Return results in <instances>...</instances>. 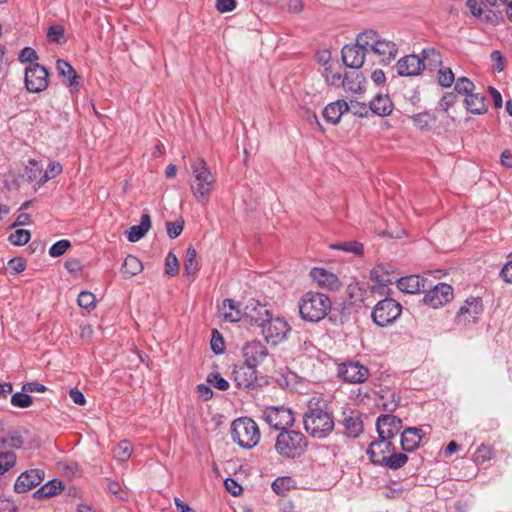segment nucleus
Returning <instances> with one entry per match:
<instances>
[{"mask_svg": "<svg viewBox=\"0 0 512 512\" xmlns=\"http://www.w3.org/2000/svg\"><path fill=\"white\" fill-rule=\"evenodd\" d=\"M303 424L306 432L316 439H324L334 429L335 423L328 405L316 398L308 402V407L303 415Z\"/></svg>", "mask_w": 512, "mask_h": 512, "instance_id": "nucleus-1", "label": "nucleus"}, {"mask_svg": "<svg viewBox=\"0 0 512 512\" xmlns=\"http://www.w3.org/2000/svg\"><path fill=\"white\" fill-rule=\"evenodd\" d=\"M192 177L189 181L191 193L196 202L206 206L211 198L216 179L203 158H198L190 165Z\"/></svg>", "mask_w": 512, "mask_h": 512, "instance_id": "nucleus-2", "label": "nucleus"}, {"mask_svg": "<svg viewBox=\"0 0 512 512\" xmlns=\"http://www.w3.org/2000/svg\"><path fill=\"white\" fill-rule=\"evenodd\" d=\"M300 317L307 322L323 320L332 309L330 297L321 292L308 291L298 302Z\"/></svg>", "mask_w": 512, "mask_h": 512, "instance_id": "nucleus-3", "label": "nucleus"}, {"mask_svg": "<svg viewBox=\"0 0 512 512\" xmlns=\"http://www.w3.org/2000/svg\"><path fill=\"white\" fill-rule=\"evenodd\" d=\"M308 441L303 433L295 430L281 431L275 442V450L277 453L288 459H293L303 455L307 449Z\"/></svg>", "mask_w": 512, "mask_h": 512, "instance_id": "nucleus-4", "label": "nucleus"}, {"mask_svg": "<svg viewBox=\"0 0 512 512\" xmlns=\"http://www.w3.org/2000/svg\"><path fill=\"white\" fill-rule=\"evenodd\" d=\"M231 437L239 446L251 449L260 440L258 425L251 418H238L232 422Z\"/></svg>", "mask_w": 512, "mask_h": 512, "instance_id": "nucleus-5", "label": "nucleus"}, {"mask_svg": "<svg viewBox=\"0 0 512 512\" xmlns=\"http://www.w3.org/2000/svg\"><path fill=\"white\" fill-rule=\"evenodd\" d=\"M402 306L391 298L379 301L373 308L371 317L379 327H387L401 315Z\"/></svg>", "mask_w": 512, "mask_h": 512, "instance_id": "nucleus-6", "label": "nucleus"}, {"mask_svg": "<svg viewBox=\"0 0 512 512\" xmlns=\"http://www.w3.org/2000/svg\"><path fill=\"white\" fill-rule=\"evenodd\" d=\"M261 333L268 343L277 345L286 340L291 327L288 322L281 317H272V314L268 317L261 326Z\"/></svg>", "mask_w": 512, "mask_h": 512, "instance_id": "nucleus-7", "label": "nucleus"}, {"mask_svg": "<svg viewBox=\"0 0 512 512\" xmlns=\"http://www.w3.org/2000/svg\"><path fill=\"white\" fill-rule=\"evenodd\" d=\"M263 419L272 428L276 430H286L292 426L295 419L290 408L284 406H271L263 411Z\"/></svg>", "mask_w": 512, "mask_h": 512, "instance_id": "nucleus-8", "label": "nucleus"}, {"mask_svg": "<svg viewBox=\"0 0 512 512\" xmlns=\"http://www.w3.org/2000/svg\"><path fill=\"white\" fill-rule=\"evenodd\" d=\"M48 70L40 64H32L25 69V87L31 93H40L48 86Z\"/></svg>", "mask_w": 512, "mask_h": 512, "instance_id": "nucleus-9", "label": "nucleus"}, {"mask_svg": "<svg viewBox=\"0 0 512 512\" xmlns=\"http://www.w3.org/2000/svg\"><path fill=\"white\" fill-rule=\"evenodd\" d=\"M482 312V299L480 297H469L457 312L455 322L457 325L462 326L476 323Z\"/></svg>", "mask_w": 512, "mask_h": 512, "instance_id": "nucleus-10", "label": "nucleus"}, {"mask_svg": "<svg viewBox=\"0 0 512 512\" xmlns=\"http://www.w3.org/2000/svg\"><path fill=\"white\" fill-rule=\"evenodd\" d=\"M453 298V288L446 283H438L426 291L423 302L431 308L437 309Z\"/></svg>", "mask_w": 512, "mask_h": 512, "instance_id": "nucleus-11", "label": "nucleus"}, {"mask_svg": "<svg viewBox=\"0 0 512 512\" xmlns=\"http://www.w3.org/2000/svg\"><path fill=\"white\" fill-rule=\"evenodd\" d=\"M402 420L392 414H382L377 417L376 430L381 439L392 440L402 429Z\"/></svg>", "mask_w": 512, "mask_h": 512, "instance_id": "nucleus-12", "label": "nucleus"}, {"mask_svg": "<svg viewBox=\"0 0 512 512\" xmlns=\"http://www.w3.org/2000/svg\"><path fill=\"white\" fill-rule=\"evenodd\" d=\"M338 373L344 381L357 384L368 379L369 369L359 362L349 361L339 367Z\"/></svg>", "mask_w": 512, "mask_h": 512, "instance_id": "nucleus-13", "label": "nucleus"}, {"mask_svg": "<svg viewBox=\"0 0 512 512\" xmlns=\"http://www.w3.org/2000/svg\"><path fill=\"white\" fill-rule=\"evenodd\" d=\"M271 315L266 304L256 299H249L243 307V318L260 327Z\"/></svg>", "mask_w": 512, "mask_h": 512, "instance_id": "nucleus-14", "label": "nucleus"}, {"mask_svg": "<svg viewBox=\"0 0 512 512\" xmlns=\"http://www.w3.org/2000/svg\"><path fill=\"white\" fill-rule=\"evenodd\" d=\"M45 477L43 470L35 468L22 472L15 481L14 490L25 493L37 487Z\"/></svg>", "mask_w": 512, "mask_h": 512, "instance_id": "nucleus-15", "label": "nucleus"}, {"mask_svg": "<svg viewBox=\"0 0 512 512\" xmlns=\"http://www.w3.org/2000/svg\"><path fill=\"white\" fill-rule=\"evenodd\" d=\"M426 64L415 54L406 55L397 61L396 69L399 76L414 77L421 74Z\"/></svg>", "mask_w": 512, "mask_h": 512, "instance_id": "nucleus-16", "label": "nucleus"}, {"mask_svg": "<svg viewBox=\"0 0 512 512\" xmlns=\"http://www.w3.org/2000/svg\"><path fill=\"white\" fill-rule=\"evenodd\" d=\"M394 450L395 447L391 440L378 437L377 440L370 443L367 449V455L374 465L382 466L386 457Z\"/></svg>", "mask_w": 512, "mask_h": 512, "instance_id": "nucleus-17", "label": "nucleus"}, {"mask_svg": "<svg viewBox=\"0 0 512 512\" xmlns=\"http://www.w3.org/2000/svg\"><path fill=\"white\" fill-rule=\"evenodd\" d=\"M257 366L244 362L235 366L233 370V379L238 388H251L257 381Z\"/></svg>", "mask_w": 512, "mask_h": 512, "instance_id": "nucleus-18", "label": "nucleus"}, {"mask_svg": "<svg viewBox=\"0 0 512 512\" xmlns=\"http://www.w3.org/2000/svg\"><path fill=\"white\" fill-rule=\"evenodd\" d=\"M344 65L351 69H359L365 62V52L355 40V44H347L341 51Z\"/></svg>", "mask_w": 512, "mask_h": 512, "instance_id": "nucleus-19", "label": "nucleus"}, {"mask_svg": "<svg viewBox=\"0 0 512 512\" xmlns=\"http://www.w3.org/2000/svg\"><path fill=\"white\" fill-rule=\"evenodd\" d=\"M242 351L245 362L254 366H258L268 356L267 347L259 340L246 343Z\"/></svg>", "mask_w": 512, "mask_h": 512, "instance_id": "nucleus-20", "label": "nucleus"}, {"mask_svg": "<svg viewBox=\"0 0 512 512\" xmlns=\"http://www.w3.org/2000/svg\"><path fill=\"white\" fill-rule=\"evenodd\" d=\"M310 276L321 288L327 290L334 291L341 286L338 277L324 268L315 267L311 269Z\"/></svg>", "mask_w": 512, "mask_h": 512, "instance_id": "nucleus-21", "label": "nucleus"}, {"mask_svg": "<svg viewBox=\"0 0 512 512\" xmlns=\"http://www.w3.org/2000/svg\"><path fill=\"white\" fill-rule=\"evenodd\" d=\"M380 38L381 35L377 31L367 29L357 34L356 41L362 47L365 55L371 53L376 57Z\"/></svg>", "mask_w": 512, "mask_h": 512, "instance_id": "nucleus-22", "label": "nucleus"}, {"mask_svg": "<svg viewBox=\"0 0 512 512\" xmlns=\"http://www.w3.org/2000/svg\"><path fill=\"white\" fill-rule=\"evenodd\" d=\"M425 433L421 428L408 427L401 433V448L404 452H413L419 447Z\"/></svg>", "mask_w": 512, "mask_h": 512, "instance_id": "nucleus-23", "label": "nucleus"}, {"mask_svg": "<svg viewBox=\"0 0 512 512\" xmlns=\"http://www.w3.org/2000/svg\"><path fill=\"white\" fill-rule=\"evenodd\" d=\"M349 111V104L345 100H337L328 104L323 110V117L327 123L336 125L342 115Z\"/></svg>", "mask_w": 512, "mask_h": 512, "instance_id": "nucleus-24", "label": "nucleus"}, {"mask_svg": "<svg viewBox=\"0 0 512 512\" xmlns=\"http://www.w3.org/2000/svg\"><path fill=\"white\" fill-rule=\"evenodd\" d=\"M342 425L345 429V434L349 437L356 438L363 432V421L358 411H350L348 414L344 413Z\"/></svg>", "mask_w": 512, "mask_h": 512, "instance_id": "nucleus-25", "label": "nucleus"}, {"mask_svg": "<svg viewBox=\"0 0 512 512\" xmlns=\"http://www.w3.org/2000/svg\"><path fill=\"white\" fill-rule=\"evenodd\" d=\"M397 287L400 291L407 294L419 293L425 290L426 279L419 275L405 276L397 281Z\"/></svg>", "mask_w": 512, "mask_h": 512, "instance_id": "nucleus-26", "label": "nucleus"}, {"mask_svg": "<svg viewBox=\"0 0 512 512\" xmlns=\"http://www.w3.org/2000/svg\"><path fill=\"white\" fill-rule=\"evenodd\" d=\"M397 54V45L393 41L387 40L381 36L376 54L378 62L382 65H387L396 58Z\"/></svg>", "mask_w": 512, "mask_h": 512, "instance_id": "nucleus-27", "label": "nucleus"}, {"mask_svg": "<svg viewBox=\"0 0 512 512\" xmlns=\"http://www.w3.org/2000/svg\"><path fill=\"white\" fill-rule=\"evenodd\" d=\"M377 395V403L385 411L394 412L400 405L401 397L395 390L389 388L380 389Z\"/></svg>", "mask_w": 512, "mask_h": 512, "instance_id": "nucleus-28", "label": "nucleus"}, {"mask_svg": "<svg viewBox=\"0 0 512 512\" xmlns=\"http://www.w3.org/2000/svg\"><path fill=\"white\" fill-rule=\"evenodd\" d=\"M369 108L375 115L388 116L392 113L394 105L388 95L378 94L369 102Z\"/></svg>", "mask_w": 512, "mask_h": 512, "instance_id": "nucleus-29", "label": "nucleus"}, {"mask_svg": "<svg viewBox=\"0 0 512 512\" xmlns=\"http://www.w3.org/2000/svg\"><path fill=\"white\" fill-rule=\"evenodd\" d=\"M466 109L475 115H481L487 112L488 107L486 104V97L482 93L471 92L465 98Z\"/></svg>", "mask_w": 512, "mask_h": 512, "instance_id": "nucleus-30", "label": "nucleus"}, {"mask_svg": "<svg viewBox=\"0 0 512 512\" xmlns=\"http://www.w3.org/2000/svg\"><path fill=\"white\" fill-rule=\"evenodd\" d=\"M219 310L226 321L238 322L243 318V309L233 299L223 300Z\"/></svg>", "mask_w": 512, "mask_h": 512, "instance_id": "nucleus-31", "label": "nucleus"}, {"mask_svg": "<svg viewBox=\"0 0 512 512\" xmlns=\"http://www.w3.org/2000/svg\"><path fill=\"white\" fill-rule=\"evenodd\" d=\"M151 227V219L148 214H143L141 216L140 223L138 225H133L129 230L126 231L127 239L135 243L139 241L141 238L145 236L148 230Z\"/></svg>", "mask_w": 512, "mask_h": 512, "instance_id": "nucleus-32", "label": "nucleus"}, {"mask_svg": "<svg viewBox=\"0 0 512 512\" xmlns=\"http://www.w3.org/2000/svg\"><path fill=\"white\" fill-rule=\"evenodd\" d=\"M64 489L62 481L58 479H52L46 484L42 485L34 492V498L43 499L53 497L59 494Z\"/></svg>", "mask_w": 512, "mask_h": 512, "instance_id": "nucleus-33", "label": "nucleus"}, {"mask_svg": "<svg viewBox=\"0 0 512 512\" xmlns=\"http://www.w3.org/2000/svg\"><path fill=\"white\" fill-rule=\"evenodd\" d=\"M199 265L197 261V252L193 246H189L186 250L184 260V271L187 277L194 278L198 272Z\"/></svg>", "mask_w": 512, "mask_h": 512, "instance_id": "nucleus-34", "label": "nucleus"}, {"mask_svg": "<svg viewBox=\"0 0 512 512\" xmlns=\"http://www.w3.org/2000/svg\"><path fill=\"white\" fill-rule=\"evenodd\" d=\"M296 485L295 480L290 476L277 477L271 484L272 490L280 496L286 495Z\"/></svg>", "mask_w": 512, "mask_h": 512, "instance_id": "nucleus-35", "label": "nucleus"}, {"mask_svg": "<svg viewBox=\"0 0 512 512\" xmlns=\"http://www.w3.org/2000/svg\"><path fill=\"white\" fill-rule=\"evenodd\" d=\"M142 269V263L137 257L133 255L126 256L122 266V274L125 277L135 276L139 274L142 271Z\"/></svg>", "mask_w": 512, "mask_h": 512, "instance_id": "nucleus-36", "label": "nucleus"}, {"mask_svg": "<svg viewBox=\"0 0 512 512\" xmlns=\"http://www.w3.org/2000/svg\"><path fill=\"white\" fill-rule=\"evenodd\" d=\"M56 68L61 76L68 79L70 86H76L79 84L75 69L67 61L58 59L56 62Z\"/></svg>", "mask_w": 512, "mask_h": 512, "instance_id": "nucleus-37", "label": "nucleus"}, {"mask_svg": "<svg viewBox=\"0 0 512 512\" xmlns=\"http://www.w3.org/2000/svg\"><path fill=\"white\" fill-rule=\"evenodd\" d=\"M420 58L423 59V63L427 64L429 69H434L442 64L441 53L434 48H425L421 52Z\"/></svg>", "mask_w": 512, "mask_h": 512, "instance_id": "nucleus-38", "label": "nucleus"}, {"mask_svg": "<svg viewBox=\"0 0 512 512\" xmlns=\"http://www.w3.org/2000/svg\"><path fill=\"white\" fill-rule=\"evenodd\" d=\"M407 462L408 456L406 454L394 450L386 457L382 466L391 470H397L403 467Z\"/></svg>", "mask_w": 512, "mask_h": 512, "instance_id": "nucleus-39", "label": "nucleus"}, {"mask_svg": "<svg viewBox=\"0 0 512 512\" xmlns=\"http://www.w3.org/2000/svg\"><path fill=\"white\" fill-rule=\"evenodd\" d=\"M1 447H9L13 449H20L24 444V439L20 432L11 431L6 437L0 439Z\"/></svg>", "mask_w": 512, "mask_h": 512, "instance_id": "nucleus-40", "label": "nucleus"}, {"mask_svg": "<svg viewBox=\"0 0 512 512\" xmlns=\"http://www.w3.org/2000/svg\"><path fill=\"white\" fill-rule=\"evenodd\" d=\"M331 248L353 253L355 255H361L364 251L363 244L354 240L333 244L331 245Z\"/></svg>", "mask_w": 512, "mask_h": 512, "instance_id": "nucleus-41", "label": "nucleus"}, {"mask_svg": "<svg viewBox=\"0 0 512 512\" xmlns=\"http://www.w3.org/2000/svg\"><path fill=\"white\" fill-rule=\"evenodd\" d=\"M437 81L441 87L449 88L455 82V76L448 67L440 68L437 72Z\"/></svg>", "mask_w": 512, "mask_h": 512, "instance_id": "nucleus-42", "label": "nucleus"}, {"mask_svg": "<svg viewBox=\"0 0 512 512\" xmlns=\"http://www.w3.org/2000/svg\"><path fill=\"white\" fill-rule=\"evenodd\" d=\"M33 399L28 392H16L11 396V405L18 408H28L32 405Z\"/></svg>", "mask_w": 512, "mask_h": 512, "instance_id": "nucleus-43", "label": "nucleus"}, {"mask_svg": "<svg viewBox=\"0 0 512 512\" xmlns=\"http://www.w3.org/2000/svg\"><path fill=\"white\" fill-rule=\"evenodd\" d=\"M132 454V445L129 441H121L114 449V457L120 461L125 462Z\"/></svg>", "mask_w": 512, "mask_h": 512, "instance_id": "nucleus-44", "label": "nucleus"}, {"mask_svg": "<svg viewBox=\"0 0 512 512\" xmlns=\"http://www.w3.org/2000/svg\"><path fill=\"white\" fill-rule=\"evenodd\" d=\"M16 463V455L12 451L0 452V476L11 469Z\"/></svg>", "mask_w": 512, "mask_h": 512, "instance_id": "nucleus-45", "label": "nucleus"}, {"mask_svg": "<svg viewBox=\"0 0 512 512\" xmlns=\"http://www.w3.org/2000/svg\"><path fill=\"white\" fill-rule=\"evenodd\" d=\"M475 89L474 83L467 77H460L455 80L454 90L461 95L468 96Z\"/></svg>", "mask_w": 512, "mask_h": 512, "instance_id": "nucleus-46", "label": "nucleus"}, {"mask_svg": "<svg viewBox=\"0 0 512 512\" xmlns=\"http://www.w3.org/2000/svg\"><path fill=\"white\" fill-rule=\"evenodd\" d=\"M65 29L60 24H53L48 28L47 38L52 43L60 44L64 42Z\"/></svg>", "mask_w": 512, "mask_h": 512, "instance_id": "nucleus-47", "label": "nucleus"}, {"mask_svg": "<svg viewBox=\"0 0 512 512\" xmlns=\"http://www.w3.org/2000/svg\"><path fill=\"white\" fill-rule=\"evenodd\" d=\"M31 234L28 230L18 229L11 233L8 240L15 246H22L29 242Z\"/></svg>", "mask_w": 512, "mask_h": 512, "instance_id": "nucleus-48", "label": "nucleus"}, {"mask_svg": "<svg viewBox=\"0 0 512 512\" xmlns=\"http://www.w3.org/2000/svg\"><path fill=\"white\" fill-rule=\"evenodd\" d=\"M165 273L171 277L179 273V262L173 252H169L165 258Z\"/></svg>", "mask_w": 512, "mask_h": 512, "instance_id": "nucleus-49", "label": "nucleus"}, {"mask_svg": "<svg viewBox=\"0 0 512 512\" xmlns=\"http://www.w3.org/2000/svg\"><path fill=\"white\" fill-rule=\"evenodd\" d=\"M412 121L417 128L424 130L430 127L431 123L435 121V118L429 113L423 112L414 115Z\"/></svg>", "mask_w": 512, "mask_h": 512, "instance_id": "nucleus-50", "label": "nucleus"}, {"mask_svg": "<svg viewBox=\"0 0 512 512\" xmlns=\"http://www.w3.org/2000/svg\"><path fill=\"white\" fill-rule=\"evenodd\" d=\"M77 302L81 308L90 310L95 307L96 297L93 293H91L89 291H82L78 295Z\"/></svg>", "mask_w": 512, "mask_h": 512, "instance_id": "nucleus-51", "label": "nucleus"}, {"mask_svg": "<svg viewBox=\"0 0 512 512\" xmlns=\"http://www.w3.org/2000/svg\"><path fill=\"white\" fill-rule=\"evenodd\" d=\"M70 246L71 243L69 240H59L49 248V255L54 258L62 256L70 248Z\"/></svg>", "mask_w": 512, "mask_h": 512, "instance_id": "nucleus-52", "label": "nucleus"}, {"mask_svg": "<svg viewBox=\"0 0 512 512\" xmlns=\"http://www.w3.org/2000/svg\"><path fill=\"white\" fill-rule=\"evenodd\" d=\"M207 382H208L211 386H213V387H215V388H217V389H219V390H221V391H226V390H228V388H229V383H228V381H227L226 379H224V378H223L219 373H217V372L209 374V375H208V377H207Z\"/></svg>", "mask_w": 512, "mask_h": 512, "instance_id": "nucleus-53", "label": "nucleus"}, {"mask_svg": "<svg viewBox=\"0 0 512 512\" xmlns=\"http://www.w3.org/2000/svg\"><path fill=\"white\" fill-rule=\"evenodd\" d=\"M211 349L215 354H222L225 351V343L222 335L215 329L212 332L210 341Z\"/></svg>", "mask_w": 512, "mask_h": 512, "instance_id": "nucleus-54", "label": "nucleus"}, {"mask_svg": "<svg viewBox=\"0 0 512 512\" xmlns=\"http://www.w3.org/2000/svg\"><path fill=\"white\" fill-rule=\"evenodd\" d=\"M39 59L37 52L31 47H24L19 53V61L22 63L29 62L30 65L37 64Z\"/></svg>", "mask_w": 512, "mask_h": 512, "instance_id": "nucleus-55", "label": "nucleus"}, {"mask_svg": "<svg viewBox=\"0 0 512 512\" xmlns=\"http://www.w3.org/2000/svg\"><path fill=\"white\" fill-rule=\"evenodd\" d=\"M475 461L478 464H483L484 462L490 460L492 458V450L489 446L482 444L479 446L474 454Z\"/></svg>", "mask_w": 512, "mask_h": 512, "instance_id": "nucleus-56", "label": "nucleus"}, {"mask_svg": "<svg viewBox=\"0 0 512 512\" xmlns=\"http://www.w3.org/2000/svg\"><path fill=\"white\" fill-rule=\"evenodd\" d=\"M457 100V95L454 92L445 93L439 101V108L443 112H447Z\"/></svg>", "mask_w": 512, "mask_h": 512, "instance_id": "nucleus-57", "label": "nucleus"}, {"mask_svg": "<svg viewBox=\"0 0 512 512\" xmlns=\"http://www.w3.org/2000/svg\"><path fill=\"white\" fill-rule=\"evenodd\" d=\"M167 228V234L171 239H175L178 237L184 228V221L183 220H177L174 222H167L166 223Z\"/></svg>", "mask_w": 512, "mask_h": 512, "instance_id": "nucleus-58", "label": "nucleus"}, {"mask_svg": "<svg viewBox=\"0 0 512 512\" xmlns=\"http://www.w3.org/2000/svg\"><path fill=\"white\" fill-rule=\"evenodd\" d=\"M369 106H367L364 103H360L357 101H351L349 104V111H351L354 115L360 116V117H367L369 113Z\"/></svg>", "mask_w": 512, "mask_h": 512, "instance_id": "nucleus-59", "label": "nucleus"}, {"mask_svg": "<svg viewBox=\"0 0 512 512\" xmlns=\"http://www.w3.org/2000/svg\"><path fill=\"white\" fill-rule=\"evenodd\" d=\"M490 59L493 62V68L497 72H502L505 68V59L503 54L499 50L492 51Z\"/></svg>", "mask_w": 512, "mask_h": 512, "instance_id": "nucleus-60", "label": "nucleus"}, {"mask_svg": "<svg viewBox=\"0 0 512 512\" xmlns=\"http://www.w3.org/2000/svg\"><path fill=\"white\" fill-rule=\"evenodd\" d=\"M22 391L29 393H43L47 391V387L37 381L26 382L22 385Z\"/></svg>", "mask_w": 512, "mask_h": 512, "instance_id": "nucleus-61", "label": "nucleus"}, {"mask_svg": "<svg viewBox=\"0 0 512 512\" xmlns=\"http://www.w3.org/2000/svg\"><path fill=\"white\" fill-rule=\"evenodd\" d=\"M236 0H216L215 7L220 13L231 12L236 8Z\"/></svg>", "mask_w": 512, "mask_h": 512, "instance_id": "nucleus-62", "label": "nucleus"}, {"mask_svg": "<svg viewBox=\"0 0 512 512\" xmlns=\"http://www.w3.org/2000/svg\"><path fill=\"white\" fill-rule=\"evenodd\" d=\"M224 485L227 491L230 492L233 496H238L242 492V486L232 478H227L224 481Z\"/></svg>", "mask_w": 512, "mask_h": 512, "instance_id": "nucleus-63", "label": "nucleus"}, {"mask_svg": "<svg viewBox=\"0 0 512 512\" xmlns=\"http://www.w3.org/2000/svg\"><path fill=\"white\" fill-rule=\"evenodd\" d=\"M510 260L504 265L501 270V276L507 283H512V254L510 255Z\"/></svg>", "mask_w": 512, "mask_h": 512, "instance_id": "nucleus-64", "label": "nucleus"}]
</instances>
